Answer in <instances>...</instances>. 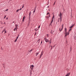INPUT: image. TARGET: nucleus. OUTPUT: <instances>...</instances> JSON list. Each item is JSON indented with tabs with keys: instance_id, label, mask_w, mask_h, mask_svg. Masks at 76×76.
Listing matches in <instances>:
<instances>
[{
	"instance_id": "nucleus-1",
	"label": "nucleus",
	"mask_w": 76,
	"mask_h": 76,
	"mask_svg": "<svg viewBox=\"0 0 76 76\" xmlns=\"http://www.w3.org/2000/svg\"><path fill=\"white\" fill-rule=\"evenodd\" d=\"M66 31H67V29H66V28H65V37H67V35H69V33H67V32Z\"/></svg>"
},
{
	"instance_id": "nucleus-2",
	"label": "nucleus",
	"mask_w": 76,
	"mask_h": 76,
	"mask_svg": "<svg viewBox=\"0 0 76 76\" xmlns=\"http://www.w3.org/2000/svg\"><path fill=\"white\" fill-rule=\"evenodd\" d=\"M61 16H62V15H61V12H60V14L58 15V16H60L59 19H62V17H61Z\"/></svg>"
},
{
	"instance_id": "nucleus-3",
	"label": "nucleus",
	"mask_w": 76,
	"mask_h": 76,
	"mask_svg": "<svg viewBox=\"0 0 76 76\" xmlns=\"http://www.w3.org/2000/svg\"><path fill=\"white\" fill-rule=\"evenodd\" d=\"M42 55H43V53H42V52H41V53L40 56V58H41V57H42Z\"/></svg>"
},
{
	"instance_id": "nucleus-4",
	"label": "nucleus",
	"mask_w": 76,
	"mask_h": 76,
	"mask_svg": "<svg viewBox=\"0 0 76 76\" xmlns=\"http://www.w3.org/2000/svg\"><path fill=\"white\" fill-rule=\"evenodd\" d=\"M74 25H75V24H74V25H72V26H70L69 27V28H73V26H74Z\"/></svg>"
},
{
	"instance_id": "nucleus-5",
	"label": "nucleus",
	"mask_w": 76,
	"mask_h": 76,
	"mask_svg": "<svg viewBox=\"0 0 76 76\" xmlns=\"http://www.w3.org/2000/svg\"><path fill=\"white\" fill-rule=\"evenodd\" d=\"M31 12H30L29 13V16H31Z\"/></svg>"
},
{
	"instance_id": "nucleus-6",
	"label": "nucleus",
	"mask_w": 76,
	"mask_h": 76,
	"mask_svg": "<svg viewBox=\"0 0 76 76\" xmlns=\"http://www.w3.org/2000/svg\"><path fill=\"white\" fill-rule=\"evenodd\" d=\"M17 29H18V28H15L14 29V31H15V30H17Z\"/></svg>"
},
{
	"instance_id": "nucleus-7",
	"label": "nucleus",
	"mask_w": 76,
	"mask_h": 76,
	"mask_svg": "<svg viewBox=\"0 0 76 76\" xmlns=\"http://www.w3.org/2000/svg\"><path fill=\"white\" fill-rule=\"evenodd\" d=\"M53 22V20H52L50 22L51 23H52Z\"/></svg>"
},
{
	"instance_id": "nucleus-8",
	"label": "nucleus",
	"mask_w": 76,
	"mask_h": 76,
	"mask_svg": "<svg viewBox=\"0 0 76 76\" xmlns=\"http://www.w3.org/2000/svg\"><path fill=\"white\" fill-rule=\"evenodd\" d=\"M31 67H34V66L33 65H31Z\"/></svg>"
},
{
	"instance_id": "nucleus-9",
	"label": "nucleus",
	"mask_w": 76,
	"mask_h": 76,
	"mask_svg": "<svg viewBox=\"0 0 76 76\" xmlns=\"http://www.w3.org/2000/svg\"><path fill=\"white\" fill-rule=\"evenodd\" d=\"M45 41H46V42H49L46 39H45Z\"/></svg>"
},
{
	"instance_id": "nucleus-10",
	"label": "nucleus",
	"mask_w": 76,
	"mask_h": 76,
	"mask_svg": "<svg viewBox=\"0 0 76 76\" xmlns=\"http://www.w3.org/2000/svg\"><path fill=\"white\" fill-rule=\"evenodd\" d=\"M34 9V10L33 11V13H34L35 12V9Z\"/></svg>"
},
{
	"instance_id": "nucleus-11",
	"label": "nucleus",
	"mask_w": 76,
	"mask_h": 76,
	"mask_svg": "<svg viewBox=\"0 0 76 76\" xmlns=\"http://www.w3.org/2000/svg\"><path fill=\"white\" fill-rule=\"evenodd\" d=\"M32 72V70H31L30 73H31V75H32V72Z\"/></svg>"
},
{
	"instance_id": "nucleus-12",
	"label": "nucleus",
	"mask_w": 76,
	"mask_h": 76,
	"mask_svg": "<svg viewBox=\"0 0 76 76\" xmlns=\"http://www.w3.org/2000/svg\"><path fill=\"white\" fill-rule=\"evenodd\" d=\"M31 17V16H29L28 17V20H30V18Z\"/></svg>"
},
{
	"instance_id": "nucleus-13",
	"label": "nucleus",
	"mask_w": 76,
	"mask_h": 76,
	"mask_svg": "<svg viewBox=\"0 0 76 76\" xmlns=\"http://www.w3.org/2000/svg\"><path fill=\"white\" fill-rule=\"evenodd\" d=\"M62 28H61V29L60 30V28H59V31H62Z\"/></svg>"
},
{
	"instance_id": "nucleus-14",
	"label": "nucleus",
	"mask_w": 76,
	"mask_h": 76,
	"mask_svg": "<svg viewBox=\"0 0 76 76\" xmlns=\"http://www.w3.org/2000/svg\"><path fill=\"white\" fill-rule=\"evenodd\" d=\"M19 35H18V36L17 37L16 39H18V38H19Z\"/></svg>"
},
{
	"instance_id": "nucleus-15",
	"label": "nucleus",
	"mask_w": 76,
	"mask_h": 76,
	"mask_svg": "<svg viewBox=\"0 0 76 76\" xmlns=\"http://www.w3.org/2000/svg\"><path fill=\"white\" fill-rule=\"evenodd\" d=\"M49 35L48 34H47V37L48 38V37H49Z\"/></svg>"
},
{
	"instance_id": "nucleus-16",
	"label": "nucleus",
	"mask_w": 76,
	"mask_h": 76,
	"mask_svg": "<svg viewBox=\"0 0 76 76\" xmlns=\"http://www.w3.org/2000/svg\"><path fill=\"white\" fill-rule=\"evenodd\" d=\"M6 15H5L4 17V19H5V18H6Z\"/></svg>"
},
{
	"instance_id": "nucleus-17",
	"label": "nucleus",
	"mask_w": 76,
	"mask_h": 76,
	"mask_svg": "<svg viewBox=\"0 0 76 76\" xmlns=\"http://www.w3.org/2000/svg\"><path fill=\"white\" fill-rule=\"evenodd\" d=\"M19 10H16V12H18L19 11Z\"/></svg>"
},
{
	"instance_id": "nucleus-18",
	"label": "nucleus",
	"mask_w": 76,
	"mask_h": 76,
	"mask_svg": "<svg viewBox=\"0 0 76 76\" xmlns=\"http://www.w3.org/2000/svg\"><path fill=\"white\" fill-rule=\"evenodd\" d=\"M25 16H24L23 18V19H25Z\"/></svg>"
},
{
	"instance_id": "nucleus-19",
	"label": "nucleus",
	"mask_w": 76,
	"mask_h": 76,
	"mask_svg": "<svg viewBox=\"0 0 76 76\" xmlns=\"http://www.w3.org/2000/svg\"><path fill=\"white\" fill-rule=\"evenodd\" d=\"M72 30L71 29H69V31L68 32H70V31H71Z\"/></svg>"
},
{
	"instance_id": "nucleus-20",
	"label": "nucleus",
	"mask_w": 76,
	"mask_h": 76,
	"mask_svg": "<svg viewBox=\"0 0 76 76\" xmlns=\"http://www.w3.org/2000/svg\"><path fill=\"white\" fill-rule=\"evenodd\" d=\"M49 14H50V13L48 12V13H47V15H49Z\"/></svg>"
},
{
	"instance_id": "nucleus-21",
	"label": "nucleus",
	"mask_w": 76,
	"mask_h": 76,
	"mask_svg": "<svg viewBox=\"0 0 76 76\" xmlns=\"http://www.w3.org/2000/svg\"><path fill=\"white\" fill-rule=\"evenodd\" d=\"M17 39H16L15 40V42H16V41H17Z\"/></svg>"
},
{
	"instance_id": "nucleus-22",
	"label": "nucleus",
	"mask_w": 76,
	"mask_h": 76,
	"mask_svg": "<svg viewBox=\"0 0 76 76\" xmlns=\"http://www.w3.org/2000/svg\"><path fill=\"white\" fill-rule=\"evenodd\" d=\"M22 22H24V19H23Z\"/></svg>"
},
{
	"instance_id": "nucleus-23",
	"label": "nucleus",
	"mask_w": 76,
	"mask_h": 76,
	"mask_svg": "<svg viewBox=\"0 0 76 76\" xmlns=\"http://www.w3.org/2000/svg\"><path fill=\"white\" fill-rule=\"evenodd\" d=\"M52 32V30L51 31L50 33L51 34H53V32Z\"/></svg>"
},
{
	"instance_id": "nucleus-24",
	"label": "nucleus",
	"mask_w": 76,
	"mask_h": 76,
	"mask_svg": "<svg viewBox=\"0 0 76 76\" xmlns=\"http://www.w3.org/2000/svg\"><path fill=\"white\" fill-rule=\"evenodd\" d=\"M6 20H7V19H8V18L6 17Z\"/></svg>"
},
{
	"instance_id": "nucleus-25",
	"label": "nucleus",
	"mask_w": 76,
	"mask_h": 76,
	"mask_svg": "<svg viewBox=\"0 0 76 76\" xmlns=\"http://www.w3.org/2000/svg\"><path fill=\"white\" fill-rule=\"evenodd\" d=\"M36 8H37V6H36L35 7V8H34V9H35V10H36Z\"/></svg>"
},
{
	"instance_id": "nucleus-26",
	"label": "nucleus",
	"mask_w": 76,
	"mask_h": 76,
	"mask_svg": "<svg viewBox=\"0 0 76 76\" xmlns=\"http://www.w3.org/2000/svg\"><path fill=\"white\" fill-rule=\"evenodd\" d=\"M36 56H37V53H36Z\"/></svg>"
},
{
	"instance_id": "nucleus-27",
	"label": "nucleus",
	"mask_w": 76,
	"mask_h": 76,
	"mask_svg": "<svg viewBox=\"0 0 76 76\" xmlns=\"http://www.w3.org/2000/svg\"><path fill=\"white\" fill-rule=\"evenodd\" d=\"M6 30L5 29H4L3 30V31H4L5 30Z\"/></svg>"
},
{
	"instance_id": "nucleus-28",
	"label": "nucleus",
	"mask_w": 76,
	"mask_h": 76,
	"mask_svg": "<svg viewBox=\"0 0 76 76\" xmlns=\"http://www.w3.org/2000/svg\"><path fill=\"white\" fill-rule=\"evenodd\" d=\"M48 18H50V15H49V16H48Z\"/></svg>"
},
{
	"instance_id": "nucleus-29",
	"label": "nucleus",
	"mask_w": 76,
	"mask_h": 76,
	"mask_svg": "<svg viewBox=\"0 0 76 76\" xmlns=\"http://www.w3.org/2000/svg\"><path fill=\"white\" fill-rule=\"evenodd\" d=\"M35 30L36 31H38V29L36 30V29H35Z\"/></svg>"
},
{
	"instance_id": "nucleus-30",
	"label": "nucleus",
	"mask_w": 76,
	"mask_h": 76,
	"mask_svg": "<svg viewBox=\"0 0 76 76\" xmlns=\"http://www.w3.org/2000/svg\"><path fill=\"white\" fill-rule=\"evenodd\" d=\"M36 34H37V32H36L35 33L34 35H36Z\"/></svg>"
},
{
	"instance_id": "nucleus-31",
	"label": "nucleus",
	"mask_w": 76,
	"mask_h": 76,
	"mask_svg": "<svg viewBox=\"0 0 76 76\" xmlns=\"http://www.w3.org/2000/svg\"><path fill=\"white\" fill-rule=\"evenodd\" d=\"M64 25V24H63L62 26V28H63V26Z\"/></svg>"
},
{
	"instance_id": "nucleus-32",
	"label": "nucleus",
	"mask_w": 76,
	"mask_h": 76,
	"mask_svg": "<svg viewBox=\"0 0 76 76\" xmlns=\"http://www.w3.org/2000/svg\"><path fill=\"white\" fill-rule=\"evenodd\" d=\"M22 10V8H20V9L19 10Z\"/></svg>"
},
{
	"instance_id": "nucleus-33",
	"label": "nucleus",
	"mask_w": 76,
	"mask_h": 76,
	"mask_svg": "<svg viewBox=\"0 0 76 76\" xmlns=\"http://www.w3.org/2000/svg\"><path fill=\"white\" fill-rule=\"evenodd\" d=\"M40 28V26H39L38 27V28Z\"/></svg>"
},
{
	"instance_id": "nucleus-34",
	"label": "nucleus",
	"mask_w": 76,
	"mask_h": 76,
	"mask_svg": "<svg viewBox=\"0 0 76 76\" xmlns=\"http://www.w3.org/2000/svg\"><path fill=\"white\" fill-rule=\"evenodd\" d=\"M53 18H54V15H53Z\"/></svg>"
},
{
	"instance_id": "nucleus-35",
	"label": "nucleus",
	"mask_w": 76,
	"mask_h": 76,
	"mask_svg": "<svg viewBox=\"0 0 76 76\" xmlns=\"http://www.w3.org/2000/svg\"><path fill=\"white\" fill-rule=\"evenodd\" d=\"M23 7H24V5H23L22 7V8H23Z\"/></svg>"
},
{
	"instance_id": "nucleus-36",
	"label": "nucleus",
	"mask_w": 76,
	"mask_h": 76,
	"mask_svg": "<svg viewBox=\"0 0 76 76\" xmlns=\"http://www.w3.org/2000/svg\"><path fill=\"white\" fill-rule=\"evenodd\" d=\"M60 22V19H59V20H58V22Z\"/></svg>"
},
{
	"instance_id": "nucleus-37",
	"label": "nucleus",
	"mask_w": 76,
	"mask_h": 76,
	"mask_svg": "<svg viewBox=\"0 0 76 76\" xmlns=\"http://www.w3.org/2000/svg\"><path fill=\"white\" fill-rule=\"evenodd\" d=\"M15 26L16 27H17V25L15 24Z\"/></svg>"
},
{
	"instance_id": "nucleus-38",
	"label": "nucleus",
	"mask_w": 76,
	"mask_h": 76,
	"mask_svg": "<svg viewBox=\"0 0 76 76\" xmlns=\"http://www.w3.org/2000/svg\"><path fill=\"white\" fill-rule=\"evenodd\" d=\"M30 68H31V70H32V67H31V66H30Z\"/></svg>"
},
{
	"instance_id": "nucleus-39",
	"label": "nucleus",
	"mask_w": 76,
	"mask_h": 76,
	"mask_svg": "<svg viewBox=\"0 0 76 76\" xmlns=\"http://www.w3.org/2000/svg\"><path fill=\"white\" fill-rule=\"evenodd\" d=\"M41 43H42V40Z\"/></svg>"
},
{
	"instance_id": "nucleus-40",
	"label": "nucleus",
	"mask_w": 76,
	"mask_h": 76,
	"mask_svg": "<svg viewBox=\"0 0 76 76\" xmlns=\"http://www.w3.org/2000/svg\"><path fill=\"white\" fill-rule=\"evenodd\" d=\"M6 11H8V9H7Z\"/></svg>"
},
{
	"instance_id": "nucleus-41",
	"label": "nucleus",
	"mask_w": 76,
	"mask_h": 76,
	"mask_svg": "<svg viewBox=\"0 0 76 76\" xmlns=\"http://www.w3.org/2000/svg\"><path fill=\"white\" fill-rule=\"evenodd\" d=\"M32 51V50H30V52Z\"/></svg>"
},
{
	"instance_id": "nucleus-42",
	"label": "nucleus",
	"mask_w": 76,
	"mask_h": 76,
	"mask_svg": "<svg viewBox=\"0 0 76 76\" xmlns=\"http://www.w3.org/2000/svg\"><path fill=\"white\" fill-rule=\"evenodd\" d=\"M51 41H50V44H51Z\"/></svg>"
},
{
	"instance_id": "nucleus-43",
	"label": "nucleus",
	"mask_w": 76,
	"mask_h": 76,
	"mask_svg": "<svg viewBox=\"0 0 76 76\" xmlns=\"http://www.w3.org/2000/svg\"><path fill=\"white\" fill-rule=\"evenodd\" d=\"M52 23H50V25H52Z\"/></svg>"
},
{
	"instance_id": "nucleus-44",
	"label": "nucleus",
	"mask_w": 76,
	"mask_h": 76,
	"mask_svg": "<svg viewBox=\"0 0 76 76\" xmlns=\"http://www.w3.org/2000/svg\"><path fill=\"white\" fill-rule=\"evenodd\" d=\"M38 54H39V53L38 52L37 53V55H38Z\"/></svg>"
},
{
	"instance_id": "nucleus-45",
	"label": "nucleus",
	"mask_w": 76,
	"mask_h": 76,
	"mask_svg": "<svg viewBox=\"0 0 76 76\" xmlns=\"http://www.w3.org/2000/svg\"><path fill=\"white\" fill-rule=\"evenodd\" d=\"M4 24L5 25V24H6V23H5V22H4Z\"/></svg>"
},
{
	"instance_id": "nucleus-46",
	"label": "nucleus",
	"mask_w": 76,
	"mask_h": 76,
	"mask_svg": "<svg viewBox=\"0 0 76 76\" xmlns=\"http://www.w3.org/2000/svg\"><path fill=\"white\" fill-rule=\"evenodd\" d=\"M39 40H40V39H39L38 40V41H39L38 43H39Z\"/></svg>"
},
{
	"instance_id": "nucleus-47",
	"label": "nucleus",
	"mask_w": 76,
	"mask_h": 76,
	"mask_svg": "<svg viewBox=\"0 0 76 76\" xmlns=\"http://www.w3.org/2000/svg\"><path fill=\"white\" fill-rule=\"evenodd\" d=\"M46 40H47V41H49V40L47 39H46Z\"/></svg>"
},
{
	"instance_id": "nucleus-48",
	"label": "nucleus",
	"mask_w": 76,
	"mask_h": 76,
	"mask_svg": "<svg viewBox=\"0 0 76 76\" xmlns=\"http://www.w3.org/2000/svg\"><path fill=\"white\" fill-rule=\"evenodd\" d=\"M61 19H62V18H61V19H60V22H61V20H61Z\"/></svg>"
},
{
	"instance_id": "nucleus-49",
	"label": "nucleus",
	"mask_w": 76,
	"mask_h": 76,
	"mask_svg": "<svg viewBox=\"0 0 76 76\" xmlns=\"http://www.w3.org/2000/svg\"><path fill=\"white\" fill-rule=\"evenodd\" d=\"M55 3H56V2H55L54 3V4H53V5H54V4H55Z\"/></svg>"
},
{
	"instance_id": "nucleus-50",
	"label": "nucleus",
	"mask_w": 76,
	"mask_h": 76,
	"mask_svg": "<svg viewBox=\"0 0 76 76\" xmlns=\"http://www.w3.org/2000/svg\"><path fill=\"white\" fill-rule=\"evenodd\" d=\"M32 70H33V69H34V67H32Z\"/></svg>"
},
{
	"instance_id": "nucleus-51",
	"label": "nucleus",
	"mask_w": 76,
	"mask_h": 76,
	"mask_svg": "<svg viewBox=\"0 0 76 76\" xmlns=\"http://www.w3.org/2000/svg\"><path fill=\"white\" fill-rule=\"evenodd\" d=\"M51 41V39H50V41Z\"/></svg>"
},
{
	"instance_id": "nucleus-52",
	"label": "nucleus",
	"mask_w": 76,
	"mask_h": 76,
	"mask_svg": "<svg viewBox=\"0 0 76 76\" xmlns=\"http://www.w3.org/2000/svg\"><path fill=\"white\" fill-rule=\"evenodd\" d=\"M71 50H72V47H71L70 48Z\"/></svg>"
},
{
	"instance_id": "nucleus-53",
	"label": "nucleus",
	"mask_w": 76,
	"mask_h": 76,
	"mask_svg": "<svg viewBox=\"0 0 76 76\" xmlns=\"http://www.w3.org/2000/svg\"><path fill=\"white\" fill-rule=\"evenodd\" d=\"M53 19H54V18L52 17V20H53Z\"/></svg>"
},
{
	"instance_id": "nucleus-54",
	"label": "nucleus",
	"mask_w": 76,
	"mask_h": 76,
	"mask_svg": "<svg viewBox=\"0 0 76 76\" xmlns=\"http://www.w3.org/2000/svg\"><path fill=\"white\" fill-rule=\"evenodd\" d=\"M45 39H46V38H45Z\"/></svg>"
},
{
	"instance_id": "nucleus-55",
	"label": "nucleus",
	"mask_w": 76,
	"mask_h": 76,
	"mask_svg": "<svg viewBox=\"0 0 76 76\" xmlns=\"http://www.w3.org/2000/svg\"><path fill=\"white\" fill-rule=\"evenodd\" d=\"M42 44V43H41L40 45H41Z\"/></svg>"
},
{
	"instance_id": "nucleus-56",
	"label": "nucleus",
	"mask_w": 76,
	"mask_h": 76,
	"mask_svg": "<svg viewBox=\"0 0 76 76\" xmlns=\"http://www.w3.org/2000/svg\"><path fill=\"white\" fill-rule=\"evenodd\" d=\"M61 28H62V29H63V27H62Z\"/></svg>"
},
{
	"instance_id": "nucleus-57",
	"label": "nucleus",
	"mask_w": 76,
	"mask_h": 76,
	"mask_svg": "<svg viewBox=\"0 0 76 76\" xmlns=\"http://www.w3.org/2000/svg\"><path fill=\"white\" fill-rule=\"evenodd\" d=\"M6 32V31H5V32Z\"/></svg>"
},
{
	"instance_id": "nucleus-58",
	"label": "nucleus",
	"mask_w": 76,
	"mask_h": 76,
	"mask_svg": "<svg viewBox=\"0 0 76 76\" xmlns=\"http://www.w3.org/2000/svg\"><path fill=\"white\" fill-rule=\"evenodd\" d=\"M3 32H4L3 31L2 32V33H3Z\"/></svg>"
},
{
	"instance_id": "nucleus-59",
	"label": "nucleus",
	"mask_w": 76,
	"mask_h": 76,
	"mask_svg": "<svg viewBox=\"0 0 76 76\" xmlns=\"http://www.w3.org/2000/svg\"><path fill=\"white\" fill-rule=\"evenodd\" d=\"M15 23V22H14H14H13V23Z\"/></svg>"
},
{
	"instance_id": "nucleus-60",
	"label": "nucleus",
	"mask_w": 76,
	"mask_h": 76,
	"mask_svg": "<svg viewBox=\"0 0 76 76\" xmlns=\"http://www.w3.org/2000/svg\"><path fill=\"white\" fill-rule=\"evenodd\" d=\"M6 32H5V33H4V34H6Z\"/></svg>"
},
{
	"instance_id": "nucleus-61",
	"label": "nucleus",
	"mask_w": 76,
	"mask_h": 76,
	"mask_svg": "<svg viewBox=\"0 0 76 76\" xmlns=\"http://www.w3.org/2000/svg\"><path fill=\"white\" fill-rule=\"evenodd\" d=\"M15 28H17V27H16Z\"/></svg>"
},
{
	"instance_id": "nucleus-62",
	"label": "nucleus",
	"mask_w": 76,
	"mask_h": 76,
	"mask_svg": "<svg viewBox=\"0 0 76 76\" xmlns=\"http://www.w3.org/2000/svg\"><path fill=\"white\" fill-rule=\"evenodd\" d=\"M39 41L38 40L37 41V42H38Z\"/></svg>"
},
{
	"instance_id": "nucleus-63",
	"label": "nucleus",
	"mask_w": 76,
	"mask_h": 76,
	"mask_svg": "<svg viewBox=\"0 0 76 76\" xmlns=\"http://www.w3.org/2000/svg\"><path fill=\"white\" fill-rule=\"evenodd\" d=\"M54 32V31H53V32Z\"/></svg>"
},
{
	"instance_id": "nucleus-64",
	"label": "nucleus",
	"mask_w": 76,
	"mask_h": 76,
	"mask_svg": "<svg viewBox=\"0 0 76 76\" xmlns=\"http://www.w3.org/2000/svg\"><path fill=\"white\" fill-rule=\"evenodd\" d=\"M72 10H71V12H72Z\"/></svg>"
}]
</instances>
